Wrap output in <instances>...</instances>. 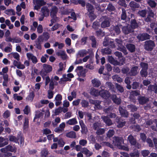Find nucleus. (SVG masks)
<instances>
[{
    "instance_id": "f257e3e1",
    "label": "nucleus",
    "mask_w": 157,
    "mask_h": 157,
    "mask_svg": "<svg viewBox=\"0 0 157 157\" xmlns=\"http://www.w3.org/2000/svg\"><path fill=\"white\" fill-rule=\"evenodd\" d=\"M113 142V144L119 149L127 151H129V148L127 147L122 145V143L124 144V140L122 138L114 137Z\"/></svg>"
},
{
    "instance_id": "f03ea898",
    "label": "nucleus",
    "mask_w": 157,
    "mask_h": 157,
    "mask_svg": "<svg viewBox=\"0 0 157 157\" xmlns=\"http://www.w3.org/2000/svg\"><path fill=\"white\" fill-rule=\"evenodd\" d=\"M34 8L37 10L39 9L40 7L46 4V2L44 0H33Z\"/></svg>"
},
{
    "instance_id": "7ed1b4c3",
    "label": "nucleus",
    "mask_w": 157,
    "mask_h": 157,
    "mask_svg": "<svg viewBox=\"0 0 157 157\" xmlns=\"http://www.w3.org/2000/svg\"><path fill=\"white\" fill-rule=\"evenodd\" d=\"M155 46V44L152 40H147L145 42L144 48L147 50L151 51Z\"/></svg>"
},
{
    "instance_id": "20e7f679",
    "label": "nucleus",
    "mask_w": 157,
    "mask_h": 157,
    "mask_svg": "<svg viewBox=\"0 0 157 157\" xmlns=\"http://www.w3.org/2000/svg\"><path fill=\"white\" fill-rule=\"evenodd\" d=\"M76 71L79 76L82 77L85 76L86 72L85 70L83 69V67L82 66L78 67L76 69Z\"/></svg>"
},
{
    "instance_id": "39448f33",
    "label": "nucleus",
    "mask_w": 157,
    "mask_h": 157,
    "mask_svg": "<svg viewBox=\"0 0 157 157\" xmlns=\"http://www.w3.org/2000/svg\"><path fill=\"white\" fill-rule=\"evenodd\" d=\"M26 56L28 59L31 60L33 63L35 64L37 62L38 60L37 58L32 53H27L26 54Z\"/></svg>"
},
{
    "instance_id": "423d86ee",
    "label": "nucleus",
    "mask_w": 157,
    "mask_h": 157,
    "mask_svg": "<svg viewBox=\"0 0 157 157\" xmlns=\"http://www.w3.org/2000/svg\"><path fill=\"white\" fill-rule=\"evenodd\" d=\"M99 95L105 99H106L110 96V94L107 90H102L99 91Z\"/></svg>"
},
{
    "instance_id": "0eeeda50",
    "label": "nucleus",
    "mask_w": 157,
    "mask_h": 157,
    "mask_svg": "<svg viewBox=\"0 0 157 157\" xmlns=\"http://www.w3.org/2000/svg\"><path fill=\"white\" fill-rule=\"evenodd\" d=\"M52 66L50 65L44 64L43 65V69L41 71L40 74L42 75V72L44 71L46 73H48L52 71Z\"/></svg>"
},
{
    "instance_id": "6e6552de",
    "label": "nucleus",
    "mask_w": 157,
    "mask_h": 157,
    "mask_svg": "<svg viewBox=\"0 0 157 157\" xmlns=\"http://www.w3.org/2000/svg\"><path fill=\"white\" fill-rule=\"evenodd\" d=\"M120 27H121L120 25L115 26H112L110 28V30L113 32V33H115L117 34H118L121 32Z\"/></svg>"
},
{
    "instance_id": "1a4fd4ad",
    "label": "nucleus",
    "mask_w": 157,
    "mask_h": 157,
    "mask_svg": "<svg viewBox=\"0 0 157 157\" xmlns=\"http://www.w3.org/2000/svg\"><path fill=\"white\" fill-rule=\"evenodd\" d=\"M137 37L139 40L143 41L144 40L149 39L150 38V36L147 33H144L139 34L137 36Z\"/></svg>"
},
{
    "instance_id": "9d476101",
    "label": "nucleus",
    "mask_w": 157,
    "mask_h": 157,
    "mask_svg": "<svg viewBox=\"0 0 157 157\" xmlns=\"http://www.w3.org/2000/svg\"><path fill=\"white\" fill-rule=\"evenodd\" d=\"M122 31L125 34H127L129 33L133 32L134 31L132 29H131L130 26H124L122 28Z\"/></svg>"
},
{
    "instance_id": "9b49d317",
    "label": "nucleus",
    "mask_w": 157,
    "mask_h": 157,
    "mask_svg": "<svg viewBox=\"0 0 157 157\" xmlns=\"http://www.w3.org/2000/svg\"><path fill=\"white\" fill-rule=\"evenodd\" d=\"M81 152L85 155L86 157H90L93 154L92 152L90 151L86 147L82 148Z\"/></svg>"
},
{
    "instance_id": "f8f14e48",
    "label": "nucleus",
    "mask_w": 157,
    "mask_h": 157,
    "mask_svg": "<svg viewBox=\"0 0 157 157\" xmlns=\"http://www.w3.org/2000/svg\"><path fill=\"white\" fill-rule=\"evenodd\" d=\"M110 25L109 19L108 18H106L103 21L101 24V27L102 28H105L109 26Z\"/></svg>"
},
{
    "instance_id": "ddd939ff",
    "label": "nucleus",
    "mask_w": 157,
    "mask_h": 157,
    "mask_svg": "<svg viewBox=\"0 0 157 157\" xmlns=\"http://www.w3.org/2000/svg\"><path fill=\"white\" fill-rule=\"evenodd\" d=\"M79 124L82 128V133L86 134L87 132V129L82 120H80L79 121Z\"/></svg>"
},
{
    "instance_id": "4468645a",
    "label": "nucleus",
    "mask_w": 157,
    "mask_h": 157,
    "mask_svg": "<svg viewBox=\"0 0 157 157\" xmlns=\"http://www.w3.org/2000/svg\"><path fill=\"white\" fill-rule=\"evenodd\" d=\"M101 118L103 120L104 122L108 126H110L113 124L111 120L107 116H102L101 117Z\"/></svg>"
},
{
    "instance_id": "2eb2a0df",
    "label": "nucleus",
    "mask_w": 157,
    "mask_h": 157,
    "mask_svg": "<svg viewBox=\"0 0 157 157\" xmlns=\"http://www.w3.org/2000/svg\"><path fill=\"white\" fill-rule=\"evenodd\" d=\"M127 140L132 145H135L136 144V139L134 138L131 135H129L128 136Z\"/></svg>"
},
{
    "instance_id": "dca6fc26",
    "label": "nucleus",
    "mask_w": 157,
    "mask_h": 157,
    "mask_svg": "<svg viewBox=\"0 0 157 157\" xmlns=\"http://www.w3.org/2000/svg\"><path fill=\"white\" fill-rule=\"evenodd\" d=\"M88 52L86 50H79L77 54V56L78 58L83 57L85 55L87 54Z\"/></svg>"
},
{
    "instance_id": "f3484780",
    "label": "nucleus",
    "mask_w": 157,
    "mask_h": 157,
    "mask_svg": "<svg viewBox=\"0 0 157 157\" xmlns=\"http://www.w3.org/2000/svg\"><path fill=\"white\" fill-rule=\"evenodd\" d=\"M56 54L58 56H60L62 59L63 60L66 59L67 58V55L64 51H59L56 53Z\"/></svg>"
},
{
    "instance_id": "a211bd4d",
    "label": "nucleus",
    "mask_w": 157,
    "mask_h": 157,
    "mask_svg": "<svg viewBox=\"0 0 157 157\" xmlns=\"http://www.w3.org/2000/svg\"><path fill=\"white\" fill-rule=\"evenodd\" d=\"M119 111L121 115L123 117H127L128 115V112L125 110L122 107H120Z\"/></svg>"
},
{
    "instance_id": "6ab92c4d",
    "label": "nucleus",
    "mask_w": 157,
    "mask_h": 157,
    "mask_svg": "<svg viewBox=\"0 0 157 157\" xmlns=\"http://www.w3.org/2000/svg\"><path fill=\"white\" fill-rule=\"evenodd\" d=\"M56 102L55 105L57 106L59 105L61 103V101L62 99V96L60 94H57L55 98Z\"/></svg>"
},
{
    "instance_id": "aec40b11",
    "label": "nucleus",
    "mask_w": 157,
    "mask_h": 157,
    "mask_svg": "<svg viewBox=\"0 0 157 157\" xmlns=\"http://www.w3.org/2000/svg\"><path fill=\"white\" fill-rule=\"evenodd\" d=\"M41 12L45 16H47L49 15V10L47 7H43L41 9Z\"/></svg>"
},
{
    "instance_id": "412c9836",
    "label": "nucleus",
    "mask_w": 157,
    "mask_h": 157,
    "mask_svg": "<svg viewBox=\"0 0 157 157\" xmlns=\"http://www.w3.org/2000/svg\"><path fill=\"white\" fill-rule=\"evenodd\" d=\"M92 84L94 86L98 87L101 85L100 81L96 78H95L92 80Z\"/></svg>"
},
{
    "instance_id": "4be33fe9",
    "label": "nucleus",
    "mask_w": 157,
    "mask_h": 157,
    "mask_svg": "<svg viewBox=\"0 0 157 157\" xmlns=\"http://www.w3.org/2000/svg\"><path fill=\"white\" fill-rule=\"evenodd\" d=\"M127 49L131 52H133L135 51L136 48L134 45L129 44L126 45Z\"/></svg>"
},
{
    "instance_id": "5701e85b",
    "label": "nucleus",
    "mask_w": 157,
    "mask_h": 157,
    "mask_svg": "<svg viewBox=\"0 0 157 157\" xmlns=\"http://www.w3.org/2000/svg\"><path fill=\"white\" fill-rule=\"evenodd\" d=\"M138 100L140 104L143 105L147 102L148 101V99L147 97H141L139 98Z\"/></svg>"
},
{
    "instance_id": "b1692460",
    "label": "nucleus",
    "mask_w": 157,
    "mask_h": 157,
    "mask_svg": "<svg viewBox=\"0 0 157 157\" xmlns=\"http://www.w3.org/2000/svg\"><path fill=\"white\" fill-rule=\"evenodd\" d=\"M41 38V36H39L37 39V41H35V44L34 45L39 50L41 49V46L40 41V40Z\"/></svg>"
},
{
    "instance_id": "393cba45",
    "label": "nucleus",
    "mask_w": 157,
    "mask_h": 157,
    "mask_svg": "<svg viewBox=\"0 0 157 157\" xmlns=\"http://www.w3.org/2000/svg\"><path fill=\"white\" fill-rule=\"evenodd\" d=\"M99 91L98 90L92 88L90 90V94L91 95L95 97L99 95Z\"/></svg>"
},
{
    "instance_id": "a878e982",
    "label": "nucleus",
    "mask_w": 157,
    "mask_h": 157,
    "mask_svg": "<svg viewBox=\"0 0 157 157\" xmlns=\"http://www.w3.org/2000/svg\"><path fill=\"white\" fill-rule=\"evenodd\" d=\"M138 67L135 66L132 67L131 70L129 74L131 75H135L138 73Z\"/></svg>"
},
{
    "instance_id": "bb28decb",
    "label": "nucleus",
    "mask_w": 157,
    "mask_h": 157,
    "mask_svg": "<svg viewBox=\"0 0 157 157\" xmlns=\"http://www.w3.org/2000/svg\"><path fill=\"white\" fill-rule=\"evenodd\" d=\"M77 96V93L76 91L73 90L71 93V95L69 96L67 98L70 101H72L74 98H75Z\"/></svg>"
},
{
    "instance_id": "cd10ccee",
    "label": "nucleus",
    "mask_w": 157,
    "mask_h": 157,
    "mask_svg": "<svg viewBox=\"0 0 157 157\" xmlns=\"http://www.w3.org/2000/svg\"><path fill=\"white\" fill-rule=\"evenodd\" d=\"M78 123V122L76 118H74L70 119L66 122L67 124L70 125H74Z\"/></svg>"
},
{
    "instance_id": "c85d7f7f",
    "label": "nucleus",
    "mask_w": 157,
    "mask_h": 157,
    "mask_svg": "<svg viewBox=\"0 0 157 157\" xmlns=\"http://www.w3.org/2000/svg\"><path fill=\"white\" fill-rule=\"evenodd\" d=\"M147 90L150 92L154 91L155 93H156L157 92V87L155 85H150L148 86Z\"/></svg>"
},
{
    "instance_id": "c756f323",
    "label": "nucleus",
    "mask_w": 157,
    "mask_h": 157,
    "mask_svg": "<svg viewBox=\"0 0 157 157\" xmlns=\"http://www.w3.org/2000/svg\"><path fill=\"white\" fill-rule=\"evenodd\" d=\"M9 55L10 57H13L17 61H19L20 59V55L17 52H12L9 54Z\"/></svg>"
},
{
    "instance_id": "7c9ffc66",
    "label": "nucleus",
    "mask_w": 157,
    "mask_h": 157,
    "mask_svg": "<svg viewBox=\"0 0 157 157\" xmlns=\"http://www.w3.org/2000/svg\"><path fill=\"white\" fill-rule=\"evenodd\" d=\"M111 98L113 101L117 104H119L121 102V99L117 97L116 95H113L112 97Z\"/></svg>"
},
{
    "instance_id": "2f4dec72",
    "label": "nucleus",
    "mask_w": 157,
    "mask_h": 157,
    "mask_svg": "<svg viewBox=\"0 0 157 157\" xmlns=\"http://www.w3.org/2000/svg\"><path fill=\"white\" fill-rule=\"evenodd\" d=\"M58 9L56 6H52L50 10V16L56 15Z\"/></svg>"
},
{
    "instance_id": "473e14b6",
    "label": "nucleus",
    "mask_w": 157,
    "mask_h": 157,
    "mask_svg": "<svg viewBox=\"0 0 157 157\" xmlns=\"http://www.w3.org/2000/svg\"><path fill=\"white\" fill-rule=\"evenodd\" d=\"M66 136L68 137L71 138H75L76 137V134L74 131H71L67 133Z\"/></svg>"
},
{
    "instance_id": "72a5a7b5",
    "label": "nucleus",
    "mask_w": 157,
    "mask_h": 157,
    "mask_svg": "<svg viewBox=\"0 0 157 157\" xmlns=\"http://www.w3.org/2000/svg\"><path fill=\"white\" fill-rule=\"evenodd\" d=\"M71 79L69 78L66 75H63V77L61 78L60 81L59 82L60 84H62L64 82H66L68 81H71Z\"/></svg>"
},
{
    "instance_id": "f704fd0d",
    "label": "nucleus",
    "mask_w": 157,
    "mask_h": 157,
    "mask_svg": "<svg viewBox=\"0 0 157 157\" xmlns=\"http://www.w3.org/2000/svg\"><path fill=\"white\" fill-rule=\"evenodd\" d=\"M116 121L118 123L117 126L118 128H121L124 126L126 123L125 121H121L120 119L117 117L116 118Z\"/></svg>"
},
{
    "instance_id": "c9c22d12",
    "label": "nucleus",
    "mask_w": 157,
    "mask_h": 157,
    "mask_svg": "<svg viewBox=\"0 0 157 157\" xmlns=\"http://www.w3.org/2000/svg\"><path fill=\"white\" fill-rule=\"evenodd\" d=\"M89 39L92 42L91 45L93 47H95L96 45L97 42L95 38L93 36L89 37Z\"/></svg>"
},
{
    "instance_id": "e433bc0d",
    "label": "nucleus",
    "mask_w": 157,
    "mask_h": 157,
    "mask_svg": "<svg viewBox=\"0 0 157 157\" xmlns=\"http://www.w3.org/2000/svg\"><path fill=\"white\" fill-rule=\"evenodd\" d=\"M86 6L87 9L88 11L90 13H93L94 10V9L92 5L89 3H87L86 5Z\"/></svg>"
},
{
    "instance_id": "4c0bfd02",
    "label": "nucleus",
    "mask_w": 157,
    "mask_h": 157,
    "mask_svg": "<svg viewBox=\"0 0 157 157\" xmlns=\"http://www.w3.org/2000/svg\"><path fill=\"white\" fill-rule=\"evenodd\" d=\"M101 52L103 54H111V51L109 48H106L102 49L101 50Z\"/></svg>"
},
{
    "instance_id": "58836bf2",
    "label": "nucleus",
    "mask_w": 157,
    "mask_h": 157,
    "mask_svg": "<svg viewBox=\"0 0 157 157\" xmlns=\"http://www.w3.org/2000/svg\"><path fill=\"white\" fill-rule=\"evenodd\" d=\"M44 113L42 112L39 111H37L34 118V121L36 119L42 117Z\"/></svg>"
},
{
    "instance_id": "ea45409f",
    "label": "nucleus",
    "mask_w": 157,
    "mask_h": 157,
    "mask_svg": "<svg viewBox=\"0 0 157 157\" xmlns=\"http://www.w3.org/2000/svg\"><path fill=\"white\" fill-rule=\"evenodd\" d=\"M48 154V152L46 149H43L41 152V157H47Z\"/></svg>"
},
{
    "instance_id": "a19ab883",
    "label": "nucleus",
    "mask_w": 157,
    "mask_h": 157,
    "mask_svg": "<svg viewBox=\"0 0 157 157\" xmlns=\"http://www.w3.org/2000/svg\"><path fill=\"white\" fill-rule=\"evenodd\" d=\"M131 28L133 29L137 28L138 27V25L136 22V20H132L131 21Z\"/></svg>"
},
{
    "instance_id": "79ce46f5",
    "label": "nucleus",
    "mask_w": 157,
    "mask_h": 157,
    "mask_svg": "<svg viewBox=\"0 0 157 157\" xmlns=\"http://www.w3.org/2000/svg\"><path fill=\"white\" fill-rule=\"evenodd\" d=\"M34 96V93L33 92H31L29 95L26 98V99L30 101H32L33 100Z\"/></svg>"
},
{
    "instance_id": "37998d69",
    "label": "nucleus",
    "mask_w": 157,
    "mask_h": 157,
    "mask_svg": "<svg viewBox=\"0 0 157 157\" xmlns=\"http://www.w3.org/2000/svg\"><path fill=\"white\" fill-rule=\"evenodd\" d=\"M5 13L9 15H14L15 12L13 9H8L5 11Z\"/></svg>"
},
{
    "instance_id": "c03bdc74",
    "label": "nucleus",
    "mask_w": 157,
    "mask_h": 157,
    "mask_svg": "<svg viewBox=\"0 0 157 157\" xmlns=\"http://www.w3.org/2000/svg\"><path fill=\"white\" fill-rule=\"evenodd\" d=\"M127 108L128 109L130 110L132 112L136 111L137 109V108L135 106L132 105H128Z\"/></svg>"
},
{
    "instance_id": "a18cd8bd",
    "label": "nucleus",
    "mask_w": 157,
    "mask_h": 157,
    "mask_svg": "<svg viewBox=\"0 0 157 157\" xmlns=\"http://www.w3.org/2000/svg\"><path fill=\"white\" fill-rule=\"evenodd\" d=\"M81 104L82 107L84 108L87 107L89 106V102L85 100H82Z\"/></svg>"
},
{
    "instance_id": "49530a36",
    "label": "nucleus",
    "mask_w": 157,
    "mask_h": 157,
    "mask_svg": "<svg viewBox=\"0 0 157 157\" xmlns=\"http://www.w3.org/2000/svg\"><path fill=\"white\" fill-rule=\"evenodd\" d=\"M112 78L115 81H117L118 82H120L122 81V79L118 75H115L112 76Z\"/></svg>"
},
{
    "instance_id": "de8ad7c7",
    "label": "nucleus",
    "mask_w": 157,
    "mask_h": 157,
    "mask_svg": "<svg viewBox=\"0 0 157 157\" xmlns=\"http://www.w3.org/2000/svg\"><path fill=\"white\" fill-rule=\"evenodd\" d=\"M129 6L131 8H135L139 7V5L134 2H131L129 3Z\"/></svg>"
},
{
    "instance_id": "09e8293b",
    "label": "nucleus",
    "mask_w": 157,
    "mask_h": 157,
    "mask_svg": "<svg viewBox=\"0 0 157 157\" xmlns=\"http://www.w3.org/2000/svg\"><path fill=\"white\" fill-rule=\"evenodd\" d=\"M122 13L121 14V19L125 20L126 18V14L125 10L124 8L122 9Z\"/></svg>"
},
{
    "instance_id": "8fccbe9b",
    "label": "nucleus",
    "mask_w": 157,
    "mask_h": 157,
    "mask_svg": "<svg viewBox=\"0 0 157 157\" xmlns=\"http://www.w3.org/2000/svg\"><path fill=\"white\" fill-rule=\"evenodd\" d=\"M10 111L6 110L2 116L4 118H7L10 116Z\"/></svg>"
},
{
    "instance_id": "3c124183",
    "label": "nucleus",
    "mask_w": 157,
    "mask_h": 157,
    "mask_svg": "<svg viewBox=\"0 0 157 157\" xmlns=\"http://www.w3.org/2000/svg\"><path fill=\"white\" fill-rule=\"evenodd\" d=\"M140 65L142 68V70H147L148 67V65L147 63L142 62L140 63Z\"/></svg>"
},
{
    "instance_id": "603ef678",
    "label": "nucleus",
    "mask_w": 157,
    "mask_h": 157,
    "mask_svg": "<svg viewBox=\"0 0 157 157\" xmlns=\"http://www.w3.org/2000/svg\"><path fill=\"white\" fill-rule=\"evenodd\" d=\"M62 111V108L61 107H59L55 109L54 112L55 115H59Z\"/></svg>"
},
{
    "instance_id": "864d4df0",
    "label": "nucleus",
    "mask_w": 157,
    "mask_h": 157,
    "mask_svg": "<svg viewBox=\"0 0 157 157\" xmlns=\"http://www.w3.org/2000/svg\"><path fill=\"white\" fill-rule=\"evenodd\" d=\"M105 130L103 128H99L97 130L96 133L98 135H101L103 134Z\"/></svg>"
},
{
    "instance_id": "5fc2aeb1",
    "label": "nucleus",
    "mask_w": 157,
    "mask_h": 157,
    "mask_svg": "<svg viewBox=\"0 0 157 157\" xmlns=\"http://www.w3.org/2000/svg\"><path fill=\"white\" fill-rule=\"evenodd\" d=\"M10 46H7L4 49V51L7 53L10 52L12 51V46L10 44Z\"/></svg>"
},
{
    "instance_id": "6e6d98bb",
    "label": "nucleus",
    "mask_w": 157,
    "mask_h": 157,
    "mask_svg": "<svg viewBox=\"0 0 157 157\" xmlns=\"http://www.w3.org/2000/svg\"><path fill=\"white\" fill-rule=\"evenodd\" d=\"M7 151H9L12 152L15 151H16V149L14 147H13L11 146L8 145L6 146Z\"/></svg>"
},
{
    "instance_id": "4d7b16f0",
    "label": "nucleus",
    "mask_w": 157,
    "mask_h": 157,
    "mask_svg": "<svg viewBox=\"0 0 157 157\" xmlns=\"http://www.w3.org/2000/svg\"><path fill=\"white\" fill-rule=\"evenodd\" d=\"M147 3L151 7H154L155 6L156 3L155 2L152 0H148L147 1Z\"/></svg>"
},
{
    "instance_id": "13d9d810",
    "label": "nucleus",
    "mask_w": 157,
    "mask_h": 157,
    "mask_svg": "<svg viewBox=\"0 0 157 157\" xmlns=\"http://www.w3.org/2000/svg\"><path fill=\"white\" fill-rule=\"evenodd\" d=\"M52 18V19L51 20V21L53 22L54 23L58 21H59V18L56 17V15L50 16Z\"/></svg>"
},
{
    "instance_id": "bf43d9fd",
    "label": "nucleus",
    "mask_w": 157,
    "mask_h": 157,
    "mask_svg": "<svg viewBox=\"0 0 157 157\" xmlns=\"http://www.w3.org/2000/svg\"><path fill=\"white\" fill-rule=\"evenodd\" d=\"M141 153L143 156L146 157L149 154L150 152L148 150H145L142 151Z\"/></svg>"
},
{
    "instance_id": "052dcab7",
    "label": "nucleus",
    "mask_w": 157,
    "mask_h": 157,
    "mask_svg": "<svg viewBox=\"0 0 157 157\" xmlns=\"http://www.w3.org/2000/svg\"><path fill=\"white\" fill-rule=\"evenodd\" d=\"M80 99H78L73 101L72 104L73 106H77L79 105L81 101Z\"/></svg>"
},
{
    "instance_id": "680f3d73",
    "label": "nucleus",
    "mask_w": 157,
    "mask_h": 157,
    "mask_svg": "<svg viewBox=\"0 0 157 157\" xmlns=\"http://www.w3.org/2000/svg\"><path fill=\"white\" fill-rule=\"evenodd\" d=\"M107 9L108 10L111 11H114L115 10V8L112 4L110 3L107 6Z\"/></svg>"
},
{
    "instance_id": "e2e57ef3",
    "label": "nucleus",
    "mask_w": 157,
    "mask_h": 157,
    "mask_svg": "<svg viewBox=\"0 0 157 157\" xmlns=\"http://www.w3.org/2000/svg\"><path fill=\"white\" fill-rule=\"evenodd\" d=\"M87 144V141L84 139H82L79 141V144L81 146H85Z\"/></svg>"
},
{
    "instance_id": "0e129e2a",
    "label": "nucleus",
    "mask_w": 157,
    "mask_h": 157,
    "mask_svg": "<svg viewBox=\"0 0 157 157\" xmlns=\"http://www.w3.org/2000/svg\"><path fill=\"white\" fill-rule=\"evenodd\" d=\"M37 32L38 33L41 34L43 32V27L41 25H39L37 28Z\"/></svg>"
},
{
    "instance_id": "69168bd1",
    "label": "nucleus",
    "mask_w": 157,
    "mask_h": 157,
    "mask_svg": "<svg viewBox=\"0 0 157 157\" xmlns=\"http://www.w3.org/2000/svg\"><path fill=\"white\" fill-rule=\"evenodd\" d=\"M140 73L142 77H146L147 75V70H141Z\"/></svg>"
},
{
    "instance_id": "338daca9",
    "label": "nucleus",
    "mask_w": 157,
    "mask_h": 157,
    "mask_svg": "<svg viewBox=\"0 0 157 157\" xmlns=\"http://www.w3.org/2000/svg\"><path fill=\"white\" fill-rule=\"evenodd\" d=\"M101 102V101H99L96 100V101L95 102V103L94 104V105L97 108L99 109H100L102 108L101 106L100 105Z\"/></svg>"
},
{
    "instance_id": "774afa93",
    "label": "nucleus",
    "mask_w": 157,
    "mask_h": 157,
    "mask_svg": "<svg viewBox=\"0 0 157 157\" xmlns=\"http://www.w3.org/2000/svg\"><path fill=\"white\" fill-rule=\"evenodd\" d=\"M130 155L131 157H139V153L137 151L134 152L130 153Z\"/></svg>"
}]
</instances>
